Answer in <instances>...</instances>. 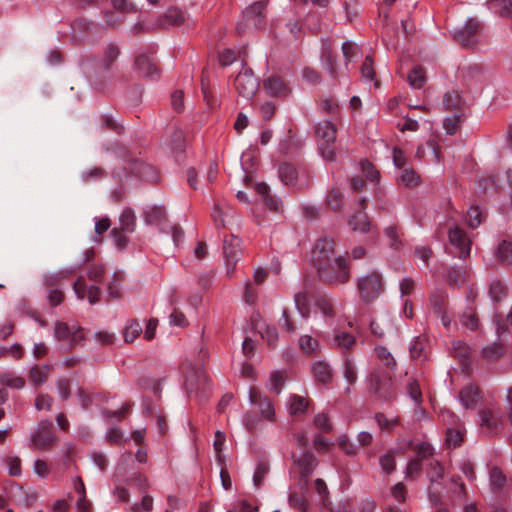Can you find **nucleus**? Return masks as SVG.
I'll return each instance as SVG.
<instances>
[{
	"instance_id": "obj_1",
	"label": "nucleus",
	"mask_w": 512,
	"mask_h": 512,
	"mask_svg": "<svg viewBox=\"0 0 512 512\" xmlns=\"http://www.w3.org/2000/svg\"><path fill=\"white\" fill-rule=\"evenodd\" d=\"M335 240L319 239L313 250V262L319 278L331 285H342L350 279V268L345 256H336Z\"/></svg>"
},
{
	"instance_id": "obj_2",
	"label": "nucleus",
	"mask_w": 512,
	"mask_h": 512,
	"mask_svg": "<svg viewBox=\"0 0 512 512\" xmlns=\"http://www.w3.org/2000/svg\"><path fill=\"white\" fill-rule=\"evenodd\" d=\"M249 402L257 408L258 415L250 411L244 415L243 422L248 431H256L262 420L276 422L274 404L267 395L252 387L249 389Z\"/></svg>"
},
{
	"instance_id": "obj_3",
	"label": "nucleus",
	"mask_w": 512,
	"mask_h": 512,
	"mask_svg": "<svg viewBox=\"0 0 512 512\" xmlns=\"http://www.w3.org/2000/svg\"><path fill=\"white\" fill-rule=\"evenodd\" d=\"M278 174L280 180L287 186H292L300 191L310 188L311 170L304 164L283 163L279 166Z\"/></svg>"
},
{
	"instance_id": "obj_4",
	"label": "nucleus",
	"mask_w": 512,
	"mask_h": 512,
	"mask_svg": "<svg viewBox=\"0 0 512 512\" xmlns=\"http://www.w3.org/2000/svg\"><path fill=\"white\" fill-rule=\"evenodd\" d=\"M267 6L268 0H261L247 7L242 15V20L237 25L239 34L245 33L247 30H262L267 23Z\"/></svg>"
},
{
	"instance_id": "obj_5",
	"label": "nucleus",
	"mask_w": 512,
	"mask_h": 512,
	"mask_svg": "<svg viewBox=\"0 0 512 512\" xmlns=\"http://www.w3.org/2000/svg\"><path fill=\"white\" fill-rule=\"evenodd\" d=\"M336 135V127L329 120L320 121L315 125L316 141L319 151L325 160L334 161L336 158L333 146L336 140Z\"/></svg>"
},
{
	"instance_id": "obj_6",
	"label": "nucleus",
	"mask_w": 512,
	"mask_h": 512,
	"mask_svg": "<svg viewBox=\"0 0 512 512\" xmlns=\"http://www.w3.org/2000/svg\"><path fill=\"white\" fill-rule=\"evenodd\" d=\"M57 443L58 436L52 422L48 419L40 421L32 433L30 446L37 450L50 451Z\"/></svg>"
},
{
	"instance_id": "obj_7",
	"label": "nucleus",
	"mask_w": 512,
	"mask_h": 512,
	"mask_svg": "<svg viewBox=\"0 0 512 512\" xmlns=\"http://www.w3.org/2000/svg\"><path fill=\"white\" fill-rule=\"evenodd\" d=\"M357 288L360 298L366 303H371L383 290L382 276L372 271L358 279Z\"/></svg>"
},
{
	"instance_id": "obj_8",
	"label": "nucleus",
	"mask_w": 512,
	"mask_h": 512,
	"mask_svg": "<svg viewBox=\"0 0 512 512\" xmlns=\"http://www.w3.org/2000/svg\"><path fill=\"white\" fill-rule=\"evenodd\" d=\"M318 465L317 458L311 452L305 451L292 464L290 473L299 477V485L307 488L308 479Z\"/></svg>"
},
{
	"instance_id": "obj_9",
	"label": "nucleus",
	"mask_w": 512,
	"mask_h": 512,
	"mask_svg": "<svg viewBox=\"0 0 512 512\" xmlns=\"http://www.w3.org/2000/svg\"><path fill=\"white\" fill-rule=\"evenodd\" d=\"M448 239L457 257L465 259L470 255L472 242L464 229L452 223L448 226Z\"/></svg>"
},
{
	"instance_id": "obj_10",
	"label": "nucleus",
	"mask_w": 512,
	"mask_h": 512,
	"mask_svg": "<svg viewBox=\"0 0 512 512\" xmlns=\"http://www.w3.org/2000/svg\"><path fill=\"white\" fill-rule=\"evenodd\" d=\"M54 336L58 341H66L70 348H75L85 340L84 330L80 326H69L67 323L57 321L54 325Z\"/></svg>"
},
{
	"instance_id": "obj_11",
	"label": "nucleus",
	"mask_w": 512,
	"mask_h": 512,
	"mask_svg": "<svg viewBox=\"0 0 512 512\" xmlns=\"http://www.w3.org/2000/svg\"><path fill=\"white\" fill-rule=\"evenodd\" d=\"M481 28L477 19L470 18L462 28L453 31V37L463 47L472 48L477 44L476 37Z\"/></svg>"
},
{
	"instance_id": "obj_12",
	"label": "nucleus",
	"mask_w": 512,
	"mask_h": 512,
	"mask_svg": "<svg viewBox=\"0 0 512 512\" xmlns=\"http://www.w3.org/2000/svg\"><path fill=\"white\" fill-rule=\"evenodd\" d=\"M235 89L242 97L249 98L255 94L259 83L250 68L243 67L234 81Z\"/></svg>"
},
{
	"instance_id": "obj_13",
	"label": "nucleus",
	"mask_w": 512,
	"mask_h": 512,
	"mask_svg": "<svg viewBox=\"0 0 512 512\" xmlns=\"http://www.w3.org/2000/svg\"><path fill=\"white\" fill-rule=\"evenodd\" d=\"M241 240L233 234L225 235L223 238V254L226 263L227 272L234 271L237 262L241 256Z\"/></svg>"
},
{
	"instance_id": "obj_14",
	"label": "nucleus",
	"mask_w": 512,
	"mask_h": 512,
	"mask_svg": "<svg viewBox=\"0 0 512 512\" xmlns=\"http://www.w3.org/2000/svg\"><path fill=\"white\" fill-rule=\"evenodd\" d=\"M465 84L473 90H482L486 81L483 67L480 64H469L461 69Z\"/></svg>"
},
{
	"instance_id": "obj_15",
	"label": "nucleus",
	"mask_w": 512,
	"mask_h": 512,
	"mask_svg": "<svg viewBox=\"0 0 512 512\" xmlns=\"http://www.w3.org/2000/svg\"><path fill=\"white\" fill-rule=\"evenodd\" d=\"M185 385L189 393L205 392L209 387V378L201 367L191 368L186 375Z\"/></svg>"
},
{
	"instance_id": "obj_16",
	"label": "nucleus",
	"mask_w": 512,
	"mask_h": 512,
	"mask_svg": "<svg viewBox=\"0 0 512 512\" xmlns=\"http://www.w3.org/2000/svg\"><path fill=\"white\" fill-rule=\"evenodd\" d=\"M368 390L380 399L389 400L395 397V393L391 389V380L383 382L377 373L370 375Z\"/></svg>"
},
{
	"instance_id": "obj_17",
	"label": "nucleus",
	"mask_w": 512,
	"mask_h": 512,
	"mask_svg": "<svg viewBox=\"0 0 512 512\" xmlns=\"http://www.w3.org/2000/svg\"><path fill=\"white\" fill-rule=\"evenodd\" d=\"M73 290L77 295V298L80 300H83L87 295L88 301L91 305H94L100 301L101 289L95 285H91L89 288H87L83 276H79L73 283Z\"/></svg>"
},
{
	"instance_id": "obj_18",
	"label": "nucleus",
	"mask_w": 512,
	"mask_h": 512,
	"mask_svg": "<svg viewBox=\"0 0 512 512\" xmlns=\"http://www.w3.org/2000/svg\"><path fill=\"white\" fill-rule=\"evenodd\" d=\"M359 204H360V211L354 213L351 216V218L349 220V226L352 228L353 231L365 233V232H368L369 228H370V222L365 213V209L367 208L366 198H361Z\"/></svg>"
},
{
	"instance_id": "obj_19",
	"label": "nucleus",
	"mask_w": 512,
	"mask_h": 512,
	"mask_svg": "<svg viewBox=\"0 0 512 512\" xmlns=\"http://www.w3.org/2000/svg\"><path fill=\"white\" fill-rule=\"evenodd\" d=\"M266 91L273 97L285 98L291 93L290 87L279 76H270L264 81Z\"/></svg>"
},
{
	"instance_id": "obj_20",
	"label": "nucleus",
	"mask_w": 512,
	"mask_h": 512,
	"mask_svg": "<svg viewBox=\"0 0 512 512\" xmlns=\"http://www.w3.org/2000/svg\"><path fill=\"white\" fill-rule=\"evenodd\" d=\"M73 488L78 494L76 501L77 512H92V503L87 499L85 484L81 477L77 476L73 479Z\"/></svg>"
},
{
	"instance_id": "obj_21",
	"label": "nucleus",
	"mask_w": 512,
	"mask_h": 512,
	"mask_svg": "<svg viewBox=\"0 0 512 512\" xmlns=\"http://www.w3.org/2000/svg\"><path fill=\"white\" fill-rule=\"evenodd\" d=\"M137 71L143 77L154 79L158 77V70L153 59L146 54H139L135 59Z\"/></svg>"
},
{
	"instance_id": "obj_22",
	"label": "nucleus",
	"mask_w": 512,
	"mask_h": 512,
	"mask_svg": "<svg viewBox=\"0 0 512 512\" xmlns=\"http://www.w3.org/2000/svg\"><path fill=\"white\" fill-rule=\"evenodd\" d=\"M480 399L479 389L474 385H468L461 389L459 393V400L466 408H474Z\"/></svg>"
},
{
	"instance_id": "obj_23",
	"label": "nucleus",
	"mask_w": 512,
	"mask_h": 512,
	"mask_svg": "<svg viewBox=\"0 0 512 512\" xmlns=\"http://www.w3.org/2000/svg\"><path fill=\"white\" fill-rule=\"evenodd\" d=\"M480 425L489 432L495 430L501 422V416L491 408H484L479 412Z\"/></svg>"
},
{
	"instance_id": "obj_24",
	"label": "nucleus",
	"mask_w": 512,
	"mask_h": 512,
	"mask_svg": "<svg viewBox=\"0 0 512 512\" xmlns=\"http://www.w3.org/2000/svg\"><path fill=\"white\" fill-rule=\"evenodd\" d=\"M120 55V48L115 43H108L103 48V54L100 61V66L103 70H110L113 63L118 59Z\"/></svg>"
},
{
	"instance_id": "obj_25",
	"label": "nucleus",
	"mask_w": 512,
	"mask_h": 512,
	"mask_svg": "<svg viewBox=\"0 0 512 512\" xmlns=\"http://www.w3.org/2000/svg\"><path fill=\"white\" fill-rule=\"evenodd\" d=\"M309 407V400L303 396L292 394L288 398L287 408L291 416L304 414Z\"/></svg>"
},
{
	"instance_id": "obj_26",
	"label": "nucleus",
	"mask_w": 512,
	"mask_h": 512,
	"mask_svg": "<svg viewBox=\"0 0 512 512\" xmlns=\"http://www.w3.org/2000/svg\"><path fill=\"white\" fill-rule=\"evenodd\" d=\"M142 217L146 224L158 225L165 220V208L162 206H148L143 210Z\"/></svg>"
},
{
	"instance_id": "obj_27",
	"label": "nucleus",
	"mask_w": 512,
	"mask_h": 512,
	"mask_svg": "<svg viewBox=\"0 0 512 512\" xmlns=\"http://www.w3.org/2000/svg\"><path fill=\"white\" fill-rule=\"evenodd\" d=\"M321 62L323 68L329 73L330 77L337 80L339 77L337 61L329 47H323L321 52Z\"/></svg>"
},
{
	"instance_id": "obj_28",
	"label": "nucleus",
	"mask_w": 512,
	"mask_h": 512,
	"mask_svg": "<svg viewBox=\"0 0 512 512\" xmlns=\"http://www.w3.org/2000/svg\"><path fill=\"white\" fill-rule=\"evenodd\" d=\"M50 371L51 366L47 364L42 366L34 365L29 371V381L35 387H38L47 381Z\"/></svg>"
},
{
	"instance_id": "obj_29",
	"label": "nucleus",
	"mask_w": 512,
	"mask_h": 512,
	"mask_svg": "<svg viewBox=\"0 0 512 512\" xmlns=\"http://www.w3.org/2000/svg\"><path fill=\"white\" fill-rule=\"evenodd\" d=\"M312 373L314 379L319 383L328 384L332 380L331 368L327 363L323 361H318L313 364Z\"/></svg>"
},
{
	"instance_id": "obj_30",
	"label": "nucleus",
	"mask_w": 512,
	"mask_h": 512,
	"mask_svg": "<svg viewBox=\"0 0 512 512\" xmlns=\"http://www.w3.org/2000/svg\"><path fill=\"white\" fill-rule=\"evenodd\" d=\"M119 225L118 229L122 231H126L128 233H132L135 231L136 227V215L132 208H125L120 216H119Z\"/></svg>"
},
{
	"instance_id": "obj_31",
	"label": "nucleus",
	"mask_w": 512,
	"mask_h": 512,
	"mask_svg": "<svg viewBox=\"0 0 512 512\" xmlns=\"http://www.w3.org/2000/svg\"><path fill=\"white\" fill-rule=\"evenodd\" d=\"M460 322L463 326L471 331H475L479 327V318L477 316L476 307L468 306L460 315Z\"/></svg>"
},
{
	"instance_id": "obj_32",
	"label": "nucleus",
	"mask_w": 512,
	"mask_h": 512,
	"mask_svg": "<svg viewBox=\"0 0 512 512\" xmlns=\"http://www.w3.org/2000/svg\"><path fill=\"white\" fill-rule=\"evenodd\" d=\"M0 383L12 389H22L25 386V379L12 372H1Z\"/></svg>"
},
{
	"instance_id": "obj_33",
	"label": "nucleus",
	"mask_w": 512,
	"mask_h": 512,
	"mask_svg": "<svg viewBox=\"0 0 512 512\" xmlns=\"http://www.w3.org/2000/svg\"><path fill=\"white\" fill-rule=\"evenodd\" d=\"M300 350L306 355L316 354L320 351V343L310 335H302L299 338Z\"/></svg>"
},
{
	"instance_id": "obj_34",
	"label": "nucleus",
	"mask_w": 512,
	"mask_h": 512,
	"mask_svg": "<svg viewBox=\"0 0 512 512\" xmlns=\"http://www.w3.org/2000/svg\"><path fill=\"white\" fill-rule=\"evenodd\" d=\"M355 337L347 332L338 331L333 337L334 346L345 351L350 350L355 345Z\"/></svg>"
},
{
	"instance_id": "obj_35",
	"label": "nucleus",
	"mask_w": 512,
	"mask_h": 512,
	"mask_svg": "<svg viewBox=\"0 0 512 512\" xmlns=\"http://www.w3.org/2000/svg\"><path fill=\"white\" fill-rule=\"evenodd\" d=\"M343 200V193L339 189L332 187L327 193L325 202L332 210L341 211L343 207Z\"/></svg>"
},
{
	"instance_id": "obj_36",
	"label": "nucleus",
	"mask_w": 512,
	"mask_h": 512,
	"mask_svg": "<svg viewBox=\"0 0 512 512\" xmlns=\"http://www.w3.org/2000/svg\"><path fill=\"white\" fill-rule=\"evenodd\" d=\"M490 9L512 20V0H489Z\"/></svg>"
},
{
	"instance_id": "obj_37",
	"label": "nucleus",
	"mask_w": 512,
	"mask_h": 512,
	"mask_svg": "<svg viewBox=\"0 0 512 512\" xmlns=\"http://www.w3.org/2000/svg\"><path fill=\"white\" fill-rule=\"evenodd\" d=\"M426 474L431 483H438L444 477V468L438 460L431 459Z\"/></svg>"
},
{
	"instance_id": "obj_38",
	"label": "nucleus",
	"mask_w": 512,
	"mask_h": 512,
	"mask_svg": "<svg viewBox=\"0 0 512 512\" xmlns=\"http://www.w3.org/2000/svg\"><path fill=\"white\" fill-rule=\"evenodd\" d=\"M507 295V288L499 279H494L489 285V296L494 302L502 301Z\"/></svg>"
},
{
	"instance_id": "obj_39",
	"label": "nucleus",
	"mask_w": 512,
	"mask_h": 512,
	"mask_svg": "<svg viewBox=\"0 0 512 512\" xmlns=\"http://www.w3.org/2000/svg\"><path fill=\"white\" fill-rule=\"evenodd\" d=\"M270 467L267 461H259L256 465L254 475H253V484L257 489H260L266 475L269 473Z\"/></svg>"
},
{
	"instance_id": "obj_40",
	"label": "nucleus",
	"mask_w": 512,
	"mask_h": 512,
	"mask_svg": "<svg viewBox=\"0 0 512 512\" xmlns=\"http://www.w3.org/2000/svg\"><path fill=\"white\" fill-rule=\"evenodd\" d=\"M464 440V432L460 428H449L446 431L445 442L448 447H459Z\"/></svg>"
},
{
	"instance_id": "obj_41",
	"label": "nucleus",
	"mask_w": 512,
	"mask_h": 512,
	"mask_svg": "<svg viewBox=\"0 0 512 512\" xmlns=\"http://www.w3.org/2000/svg\"><path fill=\"white\" fill-rule=\"evenodd\" d=\"M142 332V326L140 323L133 319L130 320L123 332L124 340L127 343L133 342Z\"/></svg>"
},
{
	"instance_id": "obj_42",
	"label": "nucleus",
	"mask_w": 512,
	"mask_h": 512,
	"mask_svg": "<svg viewBox=\"0 0 512 512\" xmlns=\"http://www.w3.org/2000/svg\"><path fill=\"white\" fill-rule=\"evenodd\" d=\"M507 482V477L503 471L498 467H493L490 470V484L493 490H501Z\"/></svg>"
},
{
	"instance_id": "obj_43",
	"label": "nucleus",
	"mask_w": 512,
	"mask_h": 512,
	"mask_svg": "<svg viewBox=\"0 0 512 512\" xmlns=\"http://www.w3.org/2000/svg\"><path fill=\"white\" fill-rule=\"evenodd\" d=\"M399 181L402 185L407 187L417 186L420 182V176L413 169L404 168L402 169Z\"/></svg>"
},
{
	"instance_id": "obj_44",
	"label": "nucleus",
	"mask_w": 512,
	"mask_h": 512,
	"mask_svg": "<svg viewBox=\"0 0 512 512\" xmlns=\"http://www.w3.org/2000/svg\"><path fill=\"white\" fill-rule=\"evenodd\" d=\"M407 79L410 86L419 89L425 83V72L420 66H416L409 72Z\"/></svg>"
},
{
	"instance_id": "obj_45",
	"label": "nucleus",
	"mask_w": 512,
	"mask_h": 512,
	"mask_svg": "<svg viewBox=\"0 0 512 512\" xmlns=\"http://www.w3.org/2000/svg\"><path fill=\"white\" fill-rule=\"evenodd\" d=\"M343 376L349 385H353L357 380L356 366L348 356H346L344 360Z\"/></svg>"
},
{
	"instance_id": "obj_46",
	"label": "nucleus",
	"mask_w": 512,
	"mask_h": 512,
	"mask_svg": "<svg viewBox=\"0 0 512 512\" xmlns=\"http://www.w3.org/2000/svg\"><path fill=\"white\" fill-rule=\"evenodd\" d=\"M482 211L478 206H471L467 211V224L470 228H477L483 221Z\"/></svg>"
},
{
	"instance_id": "obj_47",
	"label": "nucleus",
	"mask_w": 512,
	"mask_h": 512,
	"mask_svg": "<svg viewBox=\"0 0 512 512\" xmlns=\"http://www.w3.org/2000/svg\"><path fill=\"white\" fill-rule=\"evenodd\" d=\"M283 385H284L283 374L279 371L272 372L270 375V378H269V382L267 384V388L271 392L278 395L281 392Z\"/></svg>"
},
{
	"instance_id": "obj_48",
	"label": "nucleus",
	"mask_w": 512,
	"mask_h": 512,
	"mask_svg": "<svg viewBox=\"0 0 512 512\" xmlns=\"http://www.w3.org/2000/svg\"><path fill=\"white\" fill-rule=\"evenodd\" d=\"M465 282V270L460 267H451L448 271V283L451 286H461Z\"/></svg>"
},
{
	"instance_id": "obj_49",
	"label": "nucleus",
	"mask_w": 512,
	"mask_h": 512,
	"mask_svg": "<svg viewBox=\"0 0 512 512\" xmlns=\"http://www.w3.org/2000/svg\"><path fill=\"white\" fill-rule=\"evenodd\" d=\"M294 302L298 312L302 315V317H308L310 309L307 294L305 292L296 293L294 296Z\"/></svg>"
},
{
	"instance_id": "obj_50",
	"label": "nucleus",
	"mask_w": 512,
	"mask_h": 512,
	"mask_svg": "<svg viewBox=\"0 0 512 512\" xmlns=\"http://www.w3.org/2000/svg\"><path fill=\"white\" fill-rule=\"evenodd\" d=\"M444 106L447 110L454 111L460 109L461 96L457 91L447 92L444 95Z\"/></svg>"
},
{
	"instance_id": "obj_51",
	"label": "nucleus",
	"mask_w": 512,
	"mask_h": 512,
	"mask_svg": "<svg viewBox=\"0 0 512 512\" xmlns=\"http://www.w3.org/2000/svg\"><path fill=\"white\" fill-rule=\"evenodd\" d=\"M171 149L176 155L184 153L185 150V138L181 131L173 132L171 136Z\"/></svg>"
},
{
	"instance_id": "obj_52",
	"label": "nucleus",
	"mask_w": 512,
	"mask_h": 512,
	"mask_svg": "<svg viewBox=\"0 0 512 512\" xmlns=\"http://www.w3.org/2000/svg\"><path fill=\"white\" fill-rule=\"evenodd\" d=\"M154 500L150 495H144L139 503L130 507L131 512H150L153 510Z\"/></svg>"
},
{
	"instance_id": "obj_53",
	"label": "nucleus",
	"mask_w": 512,
	"mask_h": 512,
	"mask_svg": "<svg viewBox=\"0 0 512 512\" xmlns=\"http://www.w3.org/2000/svg\"><path fill=\"white\" fill-rule=\"evenodd\" d=\"M167 23L171 25H181L185 21V14L178 8H169L165 13Z\"/></svg>"
},
{
	"instance_id": "obj_54",
	"label": "nucleus",
	"mask_w": 512,
	"mask_h": 512,
	"mask_svg": "<svg viewBox=\"0 0 512 512\" xmlns=\"http://www.w3.org/2000/svg\"><path fill=\"white\" fill-rule=\"evenodd\" d=\"M430 304L437 314L445 312L446 295L442 292L432 293L430 296Z\"/></svg>"
},
{
	"instance_id": "obj_55",
	"label": "nucleus",
	"mask_w": 512,
	"mask_h": 512,
	"mask_svg": "<svg viewBox=\"0 0 512 512\" xmlns=\"http://www.w3.org/2000/svg\"><path fill=\"white\" fill-rule=\"evenodd\" d=\"M497 256L502 262H512V244L508 241H502L498 245Z\"/></svg>"
},
{
	"instance_id": "obj_56",
	"label": "nucleus",
	"mask_w": 512,
	"mask_h": 512,
	"mask_svg": "<svg viewBox=\"0 0 512 512\" xmlns=\"http://www.w3.org/2000/svg\"><path fill=\"white\" fill-rule=\"evenodd\" d=\"M376 354L378 358L383 362L385 366L388 368H394L396 366V361L392 354L387 350L386 347L379 346L375 348Z\"/></svg>"
},
{
	"instance_id": "obj_57",
	"label": "nucleus",
	"mask_w": 512,
	"mask_h": 512,
	"mask_svg": "<svg viewBox=\"0 0 512 512\" xmlns=\"http://www.w3.org/2000/svg\"><path fill=\"white\" fill-rule=\"evenodd\" d=\"M422 469V462L417 459H412L407 463L405 470L406 479H415L420 475Z\"/></svg>"
},
{
	"instance_id": "obj_58",
	"label": "nucleus",
	"mask_w": 512,
	"mask_h": 512,
	"mask_svg": "<svg viewBox=\"0 0 512 512\" xmlns=\"http://www.w3.org/2000/svg\"><path fill=\"white\" fill-rule=\"evenodd\" d=\"M375 421L381 430L390 431L398 424V418L388 419L383 413L375 415Z\"/></svg>"
},
{
	"instance_id": "obj_59",
	"label": "nucleus",
	"mask_w": 512,
	"mask_h": 512,
	"mask_svg": "<svg viewBox=\"0 0 512 512\" xmlns=\"http://www.w3.org/2000/svg\"><path fill=\"white\" fill-rule=\"evenodd\" d=\"M360 165L363 174L368 180L373 182L379 179V172L371 162L368 160H362Z\"/></svg>"
},
{
	"instance_id": "obj_60",
	"label": "nucleus",
	"mask_w": 512,
	"mask_h": 512,
	"mask_svg": "<svg viewBox=\"0 0 512 512\" xmlns=\"http://www.w3.org/2000/svg\"><path fill=\"white\" fill-rule=\"evenodd\" d=\"M379 464L382 470L386 473H391L396 467V461L393 453H386L379 458Z\"/></svg>"
},
{
	"instance_id": "obj_61",
	"label": "nucleus",
	"mask_w": 512,
	"mask_h": 512,
	"mask_svg": "<svg viewBox=\"0 0 512 512\" xmlns=\"http://www.w3.org/2000/svg\"><path fill=\"white\" fill-rule=\"evenodd\" d=\"M361 74L366 80L372 81L375 79V70L371 56L365 57V60L361 65Z\"/></svg>"
},
{
	"instance_id": "obj_62",
	"label": "nucleus",
	"mask_w": 512,
	"mask_h": 512,
	"mask_svg": "<svg viewBox=\"0 0 512 512\" xmlns=\"http://www.w3.org/2000/svg\"><path fill=\"white\" fill-rule=\"evenodd\" d=\"M106 172L101 167H93L82 173V180L86 183L101 179L105 176Z\"/></svg>"
},
{
	"instance_id": "obj_63",
	"label": "nucleus",
	"mask_w": 512,
	"mask_h": 512,
	"mask_svg": "<svg viewBox=\"0 0 512 512\" xmlns=\"http://www.w3.org/2000/svg\"><path fill=\"white\" fill-rule=\"evenodd\" d=\"M314 425L322 432L328 433L332 430V424L328 415L319 413L314 417Z\"/></svg>"
},
{
	"instance_id": "obj_64",
	"label": "nucleus",
	"mask_w": 512,
	"mask_h": 512,
	"mask_svg": "<svg viewBox=\"0 0 512 512\" xmlns=\"http://www.w3.org/2000/svg\"><path fill=\"white\" fill-rule=\"evenodd\" d=\"M320 109L322 112L329 115H337L339 113L338 103L331 98L321 100Z\"/></svg>"
}]
</instances>
